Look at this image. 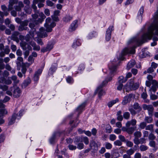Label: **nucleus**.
<instances>
[{
	"instance_id": "nucleus-1",
	"label": "nucleus",
	"mask_w": 158,
	"mask_h": 158,
	"mask_svg": "<svg viewBox=\"0 0 158 158\" xmlns=\"http://www.w3.org/2000/svg\"><path fill=\"white\" fill-rule=\"evenodd\" d=\"M153 35L158 36V21L148 27V31L143 35L141 39L139 40L136 37H134L131 39L129 42L130 43H135L138 46H140L144 43L147 39H151Z\"/></svg>"
},
{
	"instance_id": "nucleus-2",
	"label": "nucleus",
	"mask_w": 158,
	"mask_h": 158,
	"mask_svg": "<svg viewBox=\"0 0 158 158\" xmlns=\"http://www.w3.org/2000/svg\"><path fill=\"white\" fill-rule=\"evenodd\" d=\"M139 87V84L138 82L135 83L133 79L130 80L127 83L125 87L126 91L131 90H135Z\"/></svg>"
},
{
	"instance_id": "nucleus-3",
	"label": "nucleus",
	"mask_w": 158,
	"mask_h": 158,
	"mask_svg": "<svg viewBox=\"0 0 158 158\" xmlns=\"http://www.w3.org/2000/svg\"><path fill=\"white\" fill-rule=\"evenodd\" d=\"M51 19L49 18H48L46 19V23L44 26L46 28V31L49 32H51L52 30V28L56 26V24L55 22L51 23Z\"/></svg>"
},
{
	"instance_id": "nucleus-4",
	"label": "nucleus",
	"mask_w": 158,
	"mask_h": 158,
	"mask_svg": "<svg viewBox=\"0 0 158 158\" xmlns=\"http://www.w3.org/2000/svg\"><path fill=\"white\" fill-rule=\"evenodd\" d=\"M136 48L135 46L132 48H126L123 50L121 54V57L119 58L120 60H123V56L128 53L134 54L135 52V48Z\"/></svg>"
},
{
	"instance_id": "nucleus-5",
	"label": "nucleus",
	"mask_w": 158,
	"mask_h": 158,
	"mask_svg": "<svg viewBox=\"0 0 158 158\" xmlns=\"http://www.w3.org/2000/svg\"><path fill=\"white\" fill-rule=\"evenodd\" d=\"M28 21L27 20L22 21L20 23V26L18 27V30L19 31L27 30L28 28L27 27V26L28 25Z\"/></svg>"
},
{
	"instance_id": "nucleus-6",
	"label": "nucleus",
	"mask_w": 158,
	"mask_h": 158,
	"mask_svg": "<svg viewBox=\"0 0 158 158\" xmlns=\"http://www.w3.org/2000/svg\"><path fill=\"white\" fill-rule=\"evenodd\" d=\"M143 108L144 110H148V114L149 116H152L154 108L152 105H147L146 104H143Z\"/></svg>"
},
{
	"instance_id": "nucleus-7",
	"label": "nucleus",
	"mask_w": 158,
	"mask_h": 158,
	"mask_svg": "<svg viewBox=\"0 0 158 158\" xmlns=\"http://www.w3.org/2000/svg\"><path fill=\"white\" fill-rule=\"evenodd\" d=\"M135 95L133 94H130L125 96L122 102L123 105H125L129 102L132 99L135 98Z\"/></svg>"
},
{
	"instance_id": "nucleus-8",
	"label": "nucleus",
	"mask_w": 158,
	"mask_h": 158,
	"mask_svg": "<svg viewBox=\"0 0 158 158\" xmlns=\"http://www.w3.org/2000/svg\"><path fill=\"white\" fill-rule=\"evenodd\" d=\"M108 81L106 80L104 81L102 83V84L100 85L97 89L96 91L98 93L99 97L100 98L104 92L102 91V88L106 84Z\"/></svg>"
},
{
	"instance_id": "nucleus-9",
	"label": "nucleus",
	"mask_w": 158,
	"mask_h": 158,
	"mask_svg": "<svg viewBox=\"0 0 158 158\" xmlns=\"http://www.w3.org/2000/svg\"><path fill=\"white\" fill-rule=\"evenodd\" d=\"M45 29L43 27H41L39 31L37 33V35L40 38H43L47 36L48 35L46 33Z\"/></svg>"
},
{
	"instance_id": "nucleus-10",
	"label": "nucleus",
	"mask_w": 158,
	"mask_h": 158,
	"mask_svg": "<svg viewBox=\"0 0 158 158\" xmlns=\"http://www.w3.org/2000/svg\"><path fill=\"white\" fill-rule=\"evenodd\" d=\"M21 91L18 87H14L13 91V96L15 98H18L20 97L21 94Z\"/></svg>"
},
{
	"instance_id": "nucleus-11",
	"label": "nucleus",
	"mask_w": 158,
	"mask_h": 158,
	"mask_svg": "<svg viewBox=\"0 0 158 158\" xmlns=\"http://www.w3.org/2000/svg\"><path fill=\"white\" fill-rule=\"evenodd\" d=\"M136 127H123L122 128V130L124 131H126L129 135H131L134 132L135 130Z\"/></svg>"
},
{
	"instance_id": "nucleus-12",
	"label": "nucleus",
	"mask_w": 158,
	"mask_h": 158,
	"mask_svg": "<svg viewBox=\"0 0 158 158\" xmlns=\"http://www.w3.org/2000/svg\"><path fill=\"white\" fill-rule=\"evenodd\" d=\"M89 146L91 149L93 150V152H94L96 151L98 149V145L95 141H93L90 142Z\"/></svg>"
},
{
	"instance_id": "nucleus-13",
	"label": "nucleus",
	"mask_w": 158,
	"mask_h": 158,
	"mask_svg": "<svg viewBox=\"0 0 158 158\" xmlns=\"http://www.w3.org/2000/svg\"><path fill=\"white\" fill-rule=\"evenodd\" d=\"M113 26H110L107 30L106 32V39L109 41L110 39V33L111 31L113 30Z\"/></svg>"
},
{
	"instance_id": "nucleus-14",
	"label": "nucleus",
	"mask_w": 158,
	"mask_h": 158,
	"mask_svg": "<svg viewBox=\"0 0 158 158\" xmlns=\"http://www.w3.org/2000/svg\"><path fill=\"white\" fill-rule=\"evenodd\" d=\"M24 5L23 2L21 1L18 2V5L15 6L14 8L15 10L18 11H20L21 10L22 8L23 7Z\"/></svg>"
},
{
	"instance_id": "nucleus-15",
	"label": "nucleus",
	"mask_w": 158,
	"mask_h": 158,
	"mask_svg": "<svg viewBox=\"0 0 158 158\" xmlns=\"http://www.w3.org/2000/svg\"><path fill=\"white\" fill-rule=\"evenodd\" d=\"M42 70L39 69L35 72L34 74L33 79L35 81H37L39 79V76L41 73Z\"/></svg>"
},
{
	"instance_id": "nucleus-16",
	"label": "nucleus",
	"mask_w": 158,
	"mask_h": 158,
	"mask_svg": "<svg viewBox=\"0 0 158 158\" xmlns=\"http://www.w3.org/2000/svg\"><path fill=\"white\" fill-rule=\"evenodd\" d=\"M18 2L17 0H10L9 2V5H8V10H11L13 8V6L15 4H16Z\"/></svg>"
},
{
	"instance_id": "nucleus-17",
	"label": "nucleus",
	"mask_w": 158,
	"mask_h": 158,
	"mask_svg": "<svg viewBox=\"0 0 158 158\" xmlns=\"http://www.w3.org/2000/svg\"><path fill=\"white\" fill-rule=\"evenodd\" d=\"M77 20H75L73 22L69 28V31H72L75 30L77 26Z\"/></svg>"
},
{
	"instance_id": "nucleus-18",
	"label": "nucleus",
	"mask_w": 158,
	"mask_h": 158,
	"mask_svg": "<svg viewBox=\"0 0 158 158\" xmlns=\"http://www.w3.org/2000/svg\"><path fill=\"white\" fill-rule=\"evenodd\" d=\"M136 120L135 119H133L130 121H128L126 123V127H130L131 125L132 126H135L136 123Z\"/></svg>"
},
{
	"instance_id": "nucleus-19",
	"label": "nucleus",
	"mask_w": 158,
	"mask_h": 158,
	"mask_svg": "<svg viewBox=\"0 0 158 158\" xmlns=\"http://www.w3.org/2000/svg\"><path fill=\"white\" fill-rule=\"evenodd\" d=\"M17 116V114L15 113L14 114L12 115L11 117L10 118V120L8 123V125H11L15 123Z\"/></svg>"
},
{
	"instance_id": "nucleus-20",
	"label": "nucleus",
	"mask_w": 158,
	"mask_h": 158,
	"mask_svg": "<svg viewBox=\"0 0 158 158\" xmlns=\"http://www.w3.org/2000/svg\"><path fill=\"white\" fill-rule=\"evenodd\" d=\"M135 64V61L134 60H131L127 64V69L129 70L131 68L133 67Z\"/></svg>"
},
{
	"instance_id": "nucleus-21",
	"label": "nucleus",
	"mask_w": 158,
	"mask_h": 158,
	"mask_svg": "<svg viewBox=\"0 0 158 158\" xmlns=\"http://www.w3.org/2000/svg\"><path fill=\"white\" fill-rule=\"evenodd\" d=\"M19 34V33L17 31L14 32L11 36V39L15 41L17 40H18L17 36Z\"/></svg>"
},
{
	"instance_id": "nucleus-22",
	"label": "nucleus",
	"mask_w": 158,
	"mask_h": 158,
	"mask_svg": "<svg viewBox=\"0 0 158 158\" xmlns=\"http://www.w3.org/2000/svg\"><path fill=\"white\" fill-rule=\"evenodd\" d=\"M38 14L39 15V16L41 18V19H39L38 22L39 23H41L43 21L44 19L45 18L46 16L43 12L40 13L38 11Z\"/></svg>"
},
{
	"instance_id": "nucleus-23",
	"label": "nucleus",
	"mask_w": 158,
	"mask_h": 158,
	"mask_svg": "<svg viewBox=\"0 0 158 158\" xmlns=\"http://www.w3.org/2000/svg\"><path fill=\"white\" fill-rule=\"evenodd\" d=\"M85 103H84L79 106L77 109V110L79 112V114H80L84 108L85 106Z\"/></svg>"
},
{
	"instance_id": "nucleus-24",
	"label": "nucleus",
	"mask_w": 158,
	"mask_h": 158,
	"mask_svg": "<svg viewBox=\"0 0 158 158\" xmlns=\"http://www.w3.org/2000/svg\"><path fill=\"white\" fill-rule=\"evenodd\" d=\"M151 116H146L145 117L144 120L146 123H150L152 122L153 118Z\"/></svg>"
},
{
	"instance_id": "nucleus-25",
	"label": "nucleus",
	"mask_w": 158,
	"mask_h": 158,
	"mask_svg": "<svg viewBox=\"0 0 158 158\" xmlns=\"http://www.w3.org/2000/svg\"><path fill=\"white\" fill-rule=\"evenodd\" d=\"M118 100L117 98L115 100H112L109 102L108 104V106L109 107H111L113 105L116 103L117 102H118Z\"/></svg>"
},
{
	"instance_id": "nucleus-26",
	"label": "nucleus",
	"mask_w": 158,
	"mask_h": 158,
	"mask_svg": "<svg viewBox=\"0 0 158 158\" xmlns=\"http://www.w3.org/2000/svg\"><path fill=\"white\" fill-rule=\"evenodd\" d=\"M72 19V17L70 15H66L63 18V20L64 22H67L70 21Z\"/></svg>"
},
{
	"instance_id": "nucleus-27",
	"label": "nucleus",
	"mask_w": 158,
	"mask_h": 158,
	"mask_svg": "<svg viewBox=\"0 0 158 158\" xmlns=\"http://www.w3.org/2000/svg\"><path fill=\"white\" fill-rule=\"evenodd\" d=\"M127 79L126 78H124L123 77H120L118 80V82L119 83H122L126 82L127 81Z\"/></svg>"
},
{
	"instance_id": "nucleus-28",
	"label": "nucleus",
	"mask_w": 158,
	"mask_h": 158,
	"mask_svg": "<svg viewBox=\"0 0 158 158\" xmlns=\"http://www.w3.org/2000/svg\"><path fill=\"white\" fill-rule=\"evenodd\" d=\"M139 149L142 152L145 151L148 149V147L145 145H142L140 146Z\"/></svg>"
},
{
	"instance_id": "nucleus-29",
	"label": "nucleus",
	"mask_w": 158,
	"mask_h": 158,
	"mask_svg": "<svg viewBox=\"0 0 158 158\" xmlns=\"http://www.w3.org/2000/svg\"><path fill=\"white\" fill-rule=\"evenodd\" d=\"M27 43L24 41H22L20 43V45L23 50H26L27 49L26 45Z\"/></svg>"
},
{
	"instance_id": "nucleus-30",
	"label": "nucleus",
	"mask_w": 158,
	"mask_h": 158,
	"mask_svg": "<svg viewBox=\"0 0 158 158\" xmlns=\"http://www.w3.org/2000/svg\"><path fill=\"white\" fill-rule=\"evenodd\" d=\"M134 150L132 148H131L126 151V153L131 156V155H132L134 152Z\"/></svg>"
},
{
	"instance_id": "nucleus-31",
	"label": "nucleus",
	"mask_w": 158,
	"mask_h": 158,
	"mask_svg": "<svg viewBox=\"0 0 158 158\" xmlns=\"http://www.w3.org/2000/svg\"><path fill=\"white\" fill-rule=\"evenodd\" d=\"M31 81L30 79L29 78H28L24 81L23 83V85L27 87L29 84L30 83Z\"/></svg>"
},
{
	"instance_id": "nucleus-32",
	"label": "nucleus",
	"mask_w": 158,
	"mask_h": 158,
	"mask_svg": "<svg viewBox=\"0 0 158 158\" xmlns=\"http://www.w3.org/2000/svg\"><path fill=\"white\" fill-rule=\"evenodd\" d=\"M147 124L145 122H143L140 123L139 125V127L141 129H143L146 128Z\"/></svg>"
},
{
	"instance_id": "nucleus-33",
	"label": "nucleus",
	"mask_w": 158,
	"mask_h": 158,
	"mask_svg": "<svg viewBox=\"0 0 158 158\" xmlns=\"http://www.w3.org/2000/svg\"><path fill=\"white\" fill-rule=\"evenodd\" d=\"M154 125L151 124L146 126L145 129L147 130L152 131L153 129Z\"/></svg>"
},
{
	"instance_id": "nucleus-34",
	"label": "nucleus",
	"mask_w": 158,
	"mask_h": 158,
	"mask_svg": "<svg viewBox=\"0 0 158 158\" xmlns=\"http://www.w3.org/2000/svg\"><path fill=\"white\" fill-rule=\"evenodd\" d=\"M8 88V87L6 85H0V89L3 91H7Z\"/></svg>"
},
{
	"instance_id": "nucleus-35",
	"label": "nucleus",
	"mask_w": 158,
	"mask_h": 158,
	"mask_svg": "<svg viewBox=\"0 0 158 158\" xmlns=\"http://www.w3.org/2000/svg\"><path fill=\"white\" fill-rule=\"evenodd\" d=\"M134 136L135 137L140 138L142 134L141 132L139 131H135L134 133Z\"/></svg>"
},
{
	"instance_id": "nucleus-36",
	"label": "nucleus",
	"mask_w": 158,
	"mask_h": 158,
	"mask_svg": "<svg viewBox=\"0 0 158 158\" xmlns=\"http://www.w3.org/2000/svg\"><path fill=\"white\" fill-rule=\"evenodd\" d=\"M125 142H126V145L127 147L130 148H131L133 147V143L132 142L127 140Z\"/></svg>"
},
{
	"instance_id": "nucleus-37",
	"label": "nucleus",
	"mask_w": 158,
	"mask_h": 158,
	"mask_svg": "<svg viewBox=\"0 0 158 158\" xmlns=\"http://www.w3.org/2000/svg\"><path fill=\"white\" fill-rule=\"evenodd\" d=\"M130 114L128 112H125L123 114V117L124 118L126 119H128L130 117Z\"/></svg>"
},
{
	"instance_id": "nucleus-38",
	"label": "nucleus",
	"mask_w": 158,
	"mask_h": 158,
	"mask_svg": "<svg viewBox=\"0 0 158 158\" xmlns=\"http://www.w3.org/2000/svg\"><path fill=\"white\" fill-rule=\"evenodd\" d=\"M109 68L110 69L112 72L115 71L116 69V66L115 65H110L109 66Z\"/></svg>"
},
{
	"instance_id": "nucleus-39",
	"label": "nucleus",
	"mask_w": 158,
	"mask_h": 158,
	"mask_svg": "<svg viewBox=\"0 0 158 158\" xmlns=\"http://www.w3.org/2000/svg\"><path fill=\"white\" fill-rule=\"evenodd\" d=\"M0 112L2 115L7 114V111L6 109L3 108L0 109Z\"/></svg>"
},
{
	"instance_id": "nucleus-40",
	"label": "nucleus",
	"mask_w": 158,
	"mask_h": 158,
	"mask_svg": "<svg viewBox=\"0 0 158 158\" xmlns=\"http://www.w3.org/2000/svg\"><path fill=\"white\" fill-rule=\"evenodd\" d=\"M106 130V132L108 133H110L112 131L111 127L109 125H107Z\"/></svg>"
},
{
	"instance_id": "nucleus-41",
	"label": "nucleus",
	"mask_w": 158,
	"mask_h": 158,
	"mask_svg": "<svg viewBox=\"0 0 158 158\" xmlns=\"http://www.w3.org/2000/svg\"><path fill=\"white\" fill-rule=\"evenodd\" d=\"M36 4L33 3V4L31 5V7L33 9L35 13H38V11L37 10V7L35 5V4Z\"/></svg>"
},
{
	"instance_id": "nucleus-42",
	"label": "nucleus",
	"mask_w": 158,
	"mask_h": 158,
	"mask_svg": "<svg viewBox=\"0 0 158 158\" xmlns=\"http://www.w3.org/2000/svg\"><path fill=\"white\" fill-rule=\"evenodd\" d=\"M133 141L134 143L136 145H138L140 143L139 138L135 137L133 139Z\"/></svg>"
},
{
	"instance_id": "nucleus-43",
	"label": "nucleus",
	"mask_w": 158,
	"mask_h": 158,
	"mask_svg": "<svg viewBox=\"0 0 158 158\" xmlns=\"http://www.w3.org/2000/svg\"><path fill=\"white\" fill-rule=\"evenodd\" d=\"M46 3L47 5L49 6L52 7L54 5V3L50 0H47Z\"/></svg>"
},
{
	"instance_id": "nucleus-44",
	"label": "nucleus",
	"mask_w": 158,
	"mask_h": 158,
	"mask_svg": "<svg viewBox=\"0 0 158 158\" xmlns=\"http://www.w3.org/2000/svg\"><path fill=\"white\" fill-rule=\"evenodd\" d=\"M148 139L150 140H153L155 139L156 138L155 135L152 133H151L148 135Z\"/></svg>"
},
{
	"instance_id": "nucleus-45",
	"label": "nucleus",
	"mask_w": 158,
	"mask_h": 158,
	"mask_svg": "<svg viewBox=\"0 0 158 158\" xmlns=\"http://www.w3.org/2000/svg\"><path fill=\"white\" fill-rule=\"evenodd\" d=\"M114 144L116 146H120L122 145V143L120 140H117L114 142Z\"/></svg>"
},
{
	"instance_id": "nucleus-46",
	"label": "nucleus",
	"mask_w": 158,
	"mask_h": 158,
	"mask_svg": "<svg viewBox=\"0 0 158 158\" xmlns=\"http://www.w3.org/2000/svg\"><path fill=\"white\" fill-rule=\"evenodd\" d=\"M11 79L15 81V83H18L19 82V80H17V77L16 76L13 75L11 77Z\"/></svg>"
},
{
	"instance_id": "nucleus-47",
	"label": "nucleus",
	"mask_w": 158,
	"mask_h": 158,
	"mask_svg": "<svg viewBox=\"0 0 158 158\" xmlns=\"http://www.w3.org/2000/svg\"><path fill=\"white\" fill-rule=\"evenodd\" d=\"M150 98L152 100H155L158 97L157 95L152 94L151 93V94L150 95Z\"/></svg>"
},
{
	"instance_id": "nucleus-48",
	"label": "nucleus",
	"mask_w": 158,
	"mask_h": 158,
	"mask_svg": "<svg viewBox=\"0 0 158 158\" xmlns=\"http://www.w3.org/2000/svg\"><path fill=\"white\" fill-rule=\"evenodd\" d=\"M105 147L106 149H110L112 148V145L111 143H106L105 145Z\"/></svg>"
},
{
	"instance_id": "nucleus-49",
	"label": "nucleus",
	"mask_w": 158,
	"mask_h": 158,
	"mask_svg": "<svg viewBox=\"0 0 158 158\" xmlns=\"http://www.w3.org/2000/svg\"><path fill=\"white\" fill-rule=\"evenodd\" d=\"M83 140V141L85 144L86 145L88 144L89 143V141L88 138L86 137H83V138H82V140Z\"/></svg>"
},
{
	"instance_id": "nucleus-50",
	"label": "nucleus",
	"mask_w": 158,
	"mask_h": 158,
	"mask_svg": "<svg viewBox=\"0 0 158 158\" xmlns=\"http://www.w3.org/2000/svg\"><path fill=\"white\" fill-rule=\"evenodd\" d=\"M116 136L114 134L110 135L109 138L110 140L113 141L116 139Z\"/></svg>"
},
{
	"instance_id": "nucleus-51",
	"label": "nucleus",
	"mask_w": 158,
	"mask_h": 158,
	"mask_svg": "<svg viewBox=\"0 0 158 158\" xmlns=\"http://www.w3.org/2000/svg\"><path fill=\"white\" fill-rule=\"evenodd\" d=\"M4 50L5 53L6 54H8L10 52V49L8 46H6Z\"/></svg>"
},
{
	"instance_id": "nucleus-52",
	"label": "nucleus",
	"mask_w": 158,
	"mask_h": 158,
	"mask_svg": "<svg viewBox=\"0 0 158 158\" xmlns=\"http://www.w3.org/2000/svg\"><path fill=\"white\" fill-rule=\"evenodd\" d=\"M149 145L151 147L155 148L156 146L155 141L153 140L150 141L149 143Z\"/></svg>"
},
{
	"instance_id": "nucleus-53",
	"label": "nucleus",
	"mask_w": 158,
	"mask_h": 158,
	"mask_svg": "<svg viewBox=\"0 0 158 158\" xmlns=\"http://www.w3.org/2000/svg\"><path fill=\"white\" fill-rule=\"evenodd\" d=\"M75 141L76 142L82 141V138L80 137H76L75 139Z\"/></svg>"
},
{
	"instance_id": "nucleus-54",
	"label": "nucleus",
	"mask_w": 158,
	"mask_h": 158,
	"mask_svg": "<svg viewBox=\"0 0 158 158\" xmlns=\"http://www.w3.org/2000/svg\"><path fill=\"white\" fill-rule=\"evenodd\" d=\"M84 145L83 143H79L77 145V148L79 149H81L84 148Z\"/></svg>"
},
{
	"instance_id": "nucleus-55",
	"label": "nucleus",
	"mask_w": 158,
	"mask_h": 158,
	"mask_svg": "<svg viewBox=\"0 0 158 158\" xmlns=\"http://www.w3.org/2000/svg\"><path fill=\"white\" fill-rule=\"evenodd\" d=\"M119 138L122 142H125L126 141L125 137L122 135H120L119 136Z\"/></svg>"
},
{
	"instance_id": "nucleus-56",
	"label": "nucleus",
	"mask_w": 158,
	"mask_h": 158,
	"mask_svg": "<svg viewBox=\"0 0 158 158\" xmlns=\"http://www.w3.org/2000/svg\"><path fill=\"white\" fill-rule=\"evenodd\" d=\"M37 43L41 45H43L44 44V43L42 42V40L39 38H38L36 40Z\"/></svg>"
},
{
	"instance_id": "nucleus-57",
	"label": "nucleus",
	"mask_w": 158,
	"mask_h": 158,
	"mask_svg": "<svg viewBox=\"0 0 158 158\" xmlns=\"http://www.w3.org/2000/svg\"><path fill=\"white\" fill-rule=\"evenodd\" d=\"M4 83L7 85H10L12 83V81L10 79H8L6 80L5 79V80L4 82Z\"/></svg>"
},
{
	"instance_id": "nucleus-58",
	"label": "nucleus",
	"mask_w": 158,
	"mask_h": 158,
	"mask_svg": "<svg viewBox=\"0 0 158 158\" xmlns=\"http://www.w3.org/2000/svg\"><path fill=\"white\" fill-rule=\"evenodd\" d=\"M44 12L45 15L47 16H48L50 15V10L48 9H45Z\"/></svg>"
},
{
	"instance_id": "nucleus-59",
	"label": "nucleus",
	"mask_w": 158,
	"mask_h": 158,
	"mask_svg": "<svg viewBox=\"0 0 158 158\" xmlns=\"http://www.w3.org/2000/svg\"><path fill=\"white\" fill-rule=\"evenodd\" d=\"M68 147L69 149L70 150H74L76 149L77 147L75 146H74L72 145H70L68 146Z\"/></svg>"
},
{
	"instance_id": "nucleus-60",
	"label": "nucleus",
	"mask_w": 158,
	"mask_h": 158,
	"mask_svg": "<svg viewBox=\"0 0 158 158\" xmlns=\"http://www.w3.org/2000/svg\"><path fill=\"white\" fill-rule=\"evenodd\" d=\"M141 155L139 152L136 153L134 155L135 158H141Z\"/></svg>"
},
{
	"instance_id": "nucleus-61",
	"label": "nucleus",
	"mask_w": 158,
	"mask_h": 158,
	"mask_svg": "<svg viewBox=\"0 0 158 158\" xmlns=\"http://www.w3.org/2000/svg\"><path fill=\"white\" fill-rule=\"evenodd\" d=\"M21 71L23 74H25L26 73L27 71V69L25 65H24L22 66Z\"/></svg>"
},
{
	"instance_id": "nucleus-62",
	"label": "nucleus",
	"mask_w": 158,
	"mask_h": 158,
	"mask_svg": "<svg viewBox=\"0 0 158 158\" xmlns=\"http://www.w3.org/2000/svg\"><path fill=\"white\" fill-rule=\"evenodd\" d=\"M31 38L29 34L27 35L25 37V39L27 42L29 41Z\"/></svg>"
},
{
	"instance_id": "nucleus-63",
	"label": "nucleus",
	"mask_w": 158,
	"mask_h": 158,
	"mask_svg": "<svg viewBox=\"0 0 158 158\" xmlns=\"http://www.w3.org/2000/svg\"><path fill=\"white\" fill-rule=\"evenodd\" d=\"M134 108L135 109H140V107L137 103H135L134 105Z\"/></svg>"
},
{
	"instance_id": "nucleus-64",
	"label": "nucleus",
	"mask_w": 158,
	"mask_h": 158,
	"mask_svg": "<svg viewBox=\"0 0 158 158\" xmlns=\"http://www.w3.org/2000/svg\"><path fill=\"white\" fill-rule=\"evenodd\" d=\"M33 49L34 50L39 51L40 49V47L38 45H37L36 44L33 47Z\"/></svg>"
}]
</instances>
